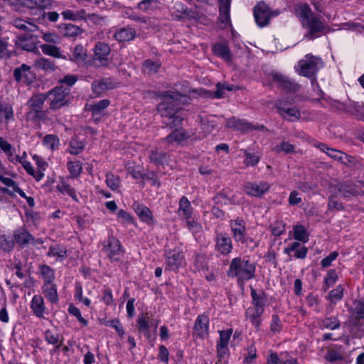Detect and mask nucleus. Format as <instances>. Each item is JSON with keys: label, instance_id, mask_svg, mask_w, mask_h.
<instances>
[{"label": "nucleus", "instance_id": "1", "mask_svg": "<svg viewBox=\"0 0 364 364\" xmlns=\"http://www.w3.org/2000/svg\"><path fill=\"white\" fill-rule=\"evenodd\" d=\"M294 10L302 28L307 31L304 35L306 38L314 40L329 31V26L322 20L321 16L313 12L308 4H297Z\"/></svg>", "mask_w": 364, "mask_h": 364}, {"label": "nucleus", "instance_id": "2", "mask_svg": "<svg viewBox=\"0 0 364 364\" xmlns=\"http://www.w3.org/2000/svg\"><path fill=\"white\" fill-rule=\"evenodd\" d=\"M161 97L163 100L158 105L157 110L165 118L178 113L181 109V103L187 104L190 100L187 95L171 90L164 92Z\"/></svg>", "mask_w": 364, "mask_h": 364}, {"label": "nucleus", "instance_id": "3", "mask_svg": "<svg viewBox=\"0 0 364 364\" xmlns=\"http://www.w3.org/2000/svg\"><path fill=\"white\" fill-rule=\"evenodd\" d=\"M45 101L48 100L52 111L68 107L71 104L70 90L64 85H58L46 92L41 93Z\"/></svg>", "mask_w": 364, "mask_h": 364}, {"label": "nucleus", "instance_id": "4", "mask_svg": "<svg viewBox=\"0 0 364 364\" xmlns=\"http://www.w3.org/2000/svg\"><path fill=\"white\" fill-rule=\"evenodd\" d=\"M41 93L34 94L28 100L26 106L28 111L26 114V119L33 123L43 122L50 121L48 111L43 110L45 100Z\"/></svg>", "mask_w": 364, "mask_h": 364}, {"label": "nucleus", "instance_id": "5", "mask_svg": "<svg viewBox=\"0 0 364 364\" xmlns=\"http://www.w3.org/2000/svg\"><path fill=\"white\" fill-rule=\"evenodd\" d=\"M256 266L248 259H242L240 257H235L231 260L228 277H237L240 280H250L255 277Z\"/></svg>", "mask_w": 364, "mask_h": 364}, {"label": "nucleus", "instance_id": "6", "mask_svg": "<svg viewBox=\"0 0 364 364\" xmlns=\"http://www.w3.org/2000/svg\"><path fill=\"white\" fill-rule=\"evenodd\" d=\"M321 59L311 54H307L304 59L299 60L294 67L296 72L301 76L311 78L316 75L319 70V64Z\"/></svg>", "mask_w": 364, "mask_h": 364}, {"label": "nucleus", "instance_id": "7", "mask_svg": "<svg viewBox=\"0 0 364 364\" xmlns=\"http://www.w3.org/2000/svg\"><path fill=\"white\" fill-rule=\"evenodd\" d=\"M102 246L103 251L111 261H120V256L124 254V250L119 239L113 235L112 231L109 233L107 239L102 242Z\"/></svg>", "mask_w": 364, "mask_h": 364}, {"label": "nucleus", "instance_id": "8", "mask_svg": "<svg viewBox=\"0 0 364 364\" xmlns=\"http://www.w3.org/2000/svg\"><path fill=\"white\" fill-rule=\"evenodd\" d=\"M272 81L277 83L282 91L287 94H294L299 91L301 85L289 77L277 72L269 74Z\"/></svg>", "mask_w": 364, "mask_h": 364}, {"label": "nucleus", "instance_id": "9", "mask_svg": "<svg viewBox=\"0 0 364 364\" xmlns=\"http://www.w3.org/2000/svg\"><path fill=\"white\" fill-rule=\"evenodd\" d=\"M166 269L177 272L182 267L185 259L183 251L179 247L166 250L164 252Z\"/></svg>", "mask_w": 364, "mask_h": 364}, {"label": "nucleus", "instance_id": "10", "mask_svg": "<svg viewBox=\"0 0 364 364\" xmlns=\"http://www.w3.org/2000/svg\"><path fill=\"white\" fill-rule=\"evenodd\" d=\"M254 17L259 27L267 26L270 19L274 17L273 11L264 1L259 2L254 7Z\"/></svg>", "mask_w": 364, "mask_h": 364}, {"label": "nucleus", "instance_id": "11", "mask_svg": "<svg viewBox=\"0 0 364 364\" xmlns=\"http://www.w3.org/2000/svg\"><path fill=\"white\" fill-rule=\"evenodd\" d=\"M194 134L195 132L193 129L187 130L184 128H176L166 137L161 139V141L168 144H176L181 145Z\"/></svg>", "mask_w": 364, "mask_h": 364}, {"label": "nucleus", "instance_id": "12", "mask_svg": "<svg viewBox=\"0 0 364 364\" xmlns=\"http://www.w3.org/2000/svg\"><path fill=\"white\" fill-rule=\"evenodd\" d=\"M343 198L364 195L363 189L351 181H342L333 186Z\"/></svg>", "mask_w": 364, "mask_h": 364}, {"label": "nucleus", "instance_id": "13", "mask_svg": "<svg viewBox=\"0 0 364 364\" xmlns=\"http://www.w3.org/2000/svg\"><path fill=\"white\" fill-rule=\"evenodd\" d=\"M209 323L210 319L207 314H199L195 321L193 336L201 340L208 338L209 336Z\"/></svg>", "mask_w": 364, "mask_h": 364}, {"label": "nucleus", "instance_id": "14", "mask_svg": "<svg viewBox=\"0 0 364 364\" xmlns=\"http://www.w3.org/2000/svg\"><path fill=\"white\" fill-rule=\"evenodd\" d=\"M226 125L229 128L240 130L242 132L267 130V128L264 125H254L245 119H237L234 117L227 119Z\"/></svg>", "mask_w": 364, "mask_h": 364}, {"label": "nucleus", "instance_id": "15", "mask_svg": "<svg viewBox=\"0 0 364 364\" xmlns=\"http://www.w3.org/2000/svg\"><path fill=\"white\" fill-rule=\"evenodd\" d=\"M215 250L223 256H228L233 249L232 239L225 232L218 233L215 237Z\"/></svg>", "mask_w": 364, "mask_h": 364}, {"label": "nucleus", "instance_id": "16", "mask_svg": "<svg viewBox=\"0 0 364 364\" xmlns=\"http://www.w3.org/2000/svg\"><path fill=\"white\" fill-rule=\"evenodd\" d=\"M353 305L354 307L349 309V326L358 328L363 325L362 321L364 319V302L357 300L353 302Z\"/></svg>", "mask_w": 364, "mask_h": 364}, {"label": "nucleus", "instance_id": "17", "mask_svg": "<svg viewBox=\"0 0 364 364\" xmlns=\"http://www.w3.org/2000/svg\"><path fill=\"white\" fill-rule=\"evenodd\" d=\"M192 265L196 272L209 270V257L205 250L202 249L193 251L191 257Z\"/></svg>", "mask_w": 364, "mask_h": 364}, {"label": "nucleus", "instance_id": "18", "mask_svg": "<svg viewBox=\"0 0 364 364\" xmlns=\"http://www.w3.org/2000/svg\"><path fill=\"white\" fill-rule=\"evenodd\" d=\"M269 188L270 185L264 181L259 183L247 181L244 184V191L246 194L257 198H261L269 191Z\"/></svg>", "mask_w": 364, "mask_h": 364}, {"label": "nucleus", "instance_id": "19", "mask_svg": "<svg viewBox=\"0 0 364 364\" xmlns=\"http://www.w3.org/2000/svg\"><path fill=\"white\" fill-rule=\"evenodd\" d=\"M14 77L18 82H23L26 85H31L36 79L35 73L31 70V67L22 64L20 67L14 70Z\"/></svg>", "mask_w": 364, "mask_h": 364}, {"label": "nucleus", "instance_id": "20", "mask_svg": "<svg viewBox=\"0 0 364 364\" xmlns=\"http://www.w3.org/2000/svg\"><path fill=\"white\" fill-rule=\"evenodd\" d=\"M230 231L235 242L244 241V238L247 235L245 221L240 218L230 221Z\"/></svg>", "mask_w": 364, "mask_h": 364}, {"label": "nucleus", "instance_id": "21", "mask_svg": "<svg viewBox=\"0 0 364 364\" xmlns=\"http://www.w3.org/2000/svg\"><path fill=\"white\" fill-rule=\"evenodd\" d=\"M308 252V248L299 242H293L284 249V253L289 256V260L292 258L304 259Z\"/></svg>", "mask_w": 364, "mask_h": 364}, {"label": "nucleus", "instance_id": "22", "mask_svg": "<svg viewBox=\"0 0 364 364\" xmlns=\"http://www.w3.org/2000/svg\"><path fill=\"white\" fill-rule=\"evenodd\" d=\"M14 238L15 245H18L20 249L25 248L33 240V236L30 232L23 227L16 229L14 231Z\"/></svg>", "mask_w": 364, "mask_h": 364}, {"label": "nucleus", "instance_id": "23", "mask_svg": "<svg viewBox=\"0 0 364 364\" xmlns=\"http://www.w3.org/2000/svg\"><path fill=\"white\" fill-rule=\"evenodd\" d=\"M136 214L140 220L149 226H154L155 220L151 210L144 204L135 203L133 205Z\"/></svg>", "mask_w": 364, "mask_h": 364}, {"label": "nucleus", "instance_id": "24", "mask_svg": "<svg viewBox=\"0 0 364 364\" xmlns=\"http://www.w3.org/2000/svg\"><path fill=\"white\" fill-rule=\"evenodd\" d=\"M111 49L108 44L99 41L94 48L95 59L101 62L102 65L106 66L108 64V56Z\"/></svg>", "mask_w": 364, "mask_h": 364}, {"label": "nucleus", "instance_id": "25", "mask_svg": "<svg viewBox=\"0 0 364 364\" xmlns=\"http://www.w3.org/2000/svg\"><path fill=\"white\" fill-rule=\"evenodd\" d=\"M92 90L96 96H101L106 91L115 88L110 78H102L94 80L91 84Z\"/></svg>", "mask_w": 364, "mask_h": 364}, {"label": "nucleus", "instance_id": "26", "mask_svg": "<svg viewBox=\"0 0 364 364\" xmlns=\"http://www.w3.org/2000/svg\"><path fill=\"white\" fill-rule=\"evenodd\" d=\"M212 52L225 62L230 63L232 60V54L227 43L220 42L215 43L212 47Z\"/></svg>", "mask_w": 364, "mask_h": 364}, {"label": "nucleus", "instance_id": "27", "mask_svg": "<svg viewBox=\"0 0 364 364\" xmlns=\"http://www.w3.org/2000/svg\"><path fill=\"white\" fill-rule=\"evenodd\" d=\"M31 309L33 314L40 318H44V314L47 313L43 298L39 294H35L31 301Z\"/></svg>", "mask_w": 364, "mask_h": 364}, {"label": "nucleus", "instance_id": "28", "mask_svg": "<svg viewBox=\"0 0 364 364\" xmlns=\"http://www.w3.org/2000/svg\"><path fill=\"white\" fill-rule=\"evenodd\" d=\"M250 296L253 307L264 309L267 301V295L263 289L257 290L250 287Z\"/></svg>", "mask_w": 364, "mask_h": 364}, {"label": "nucleus", "instance_id": "29", "mask_svg": "<svg viewBox=\"0 0 364 364\" xmlns=\"http://www.w3.org/2000/svg\"><path fill=\"white\" fill-rule=\"evenodd\" d=\"M193 210L194 209L188 198L185 196H182L178 203V215L184 220H188L193 216Z\"/></svg>", "mask_w": 364, "mask_h": 364}, {"label": "nucleus", "instance_id": "30", "mask_svg": "<svg viewBox=\"0 0 364 364\" xmlns=\"http://www.w3.org/2000/svg\"><path fill=\"white\" fill-rule=\"evenodd\" d=\"M264 309L259 308H248L245 312V317L249 318L252 325L256 328L257 331L260 330L262 324V315L263 314Z\"/></svg>", "mask_w": 364, "mask_h": 364}, {"label": "nucleus", "instance_id": "31", "mask_svg": "<svg viewBox=\"0 0 364 364\" xmlns=\"http://www.w3.org/2000/svg\"><path fill=\"white\" fill-rule=\"evenodd\" d=\"M168 159L169 156L166 151H160L157 149H152L149 153L150 163L154 164L156 166H163L168 164Z\"/></svg>", "mask_w": 364, "mask_h": 364}, {"label": "nucleus", "instance_id": "32", "mask_svg": "<svg viewBox=\"0 0 364 364\" xmlns=\"http://www.w3.org/2000/svg\"><path fill=\"white\" fill-rule=\"evenodd\" d=\"M33 36L29 33L18 36L16 41V46L21 49L32 52L37 49L36 43L32 40Z\"/></svg>", "mask_w": 364, "mask_h": 364}, {"label": "nucleus", "instance_id": "33", "mask_svg": "<svg viewBox=\"0 0 364 364\" xmlns=\"http://www.w3.org/2000/svg\"><path fill=\"white\" fill-rule=\"evenodd\" d=\"M136 37V30L131 27L122 28L114 33V38L118 42H127Z\"/></svg>", "mask_w": 364, "mask_h": 364}, {"label": "nucleus", "instance_id": "34", "mask_svg": "<svg viewBox=\"0 0 364 364\" xmlns=\"http://www.w3.org/2000/svg\"><path fill=\"white\" fill-rule=\"evenodd\" d=\"M60 33L66 37H76L80 35L83 30L73 23H62L58 26Z\"/></svg>", "mask_w": 364, "mask_h": 364}, {"label": "nucleus", "instance_id": "35", "mask_svg": "<svg viewBox=\"0 0 364 364\" xmlns=\"http://www.w3.org/2000/svg\"><path fill=\"white\" fill-rule=\"evenodd\" d=\"M43 294L45 297L52 304H57L59 301L57 286L53 282L51 284H43L42 287Z\"/></svg>", "mask_w": 364, "mask_h": 364}, {"label": "nucleus", "instance_id": "36", "mask_svg": "<svg viewBox=\"0 0 364 364\" xmlns=\"http://www.w3.org/2000/svg\"><path fill=\"white\" fill-rule=\"evenodd\" d=\"M279 114L284 119L288 121H294V119H299L301 117V113L299 109L296 107H287L285 109L279 106Z\"/></svg>", "mask_w": 364, "mask_h": 364}, {"label": "nucleus", "instance_id": "37", "mask_svg": "<svg viewBox=\"0 0 364 364\" xmlns=\"http://www.w3.org/2000/svg\"><path fill=\"white\" fill-rule=\"evenodd\" d=\"M68 59L73 62H84L87 58V50L82 45H77L73 50L72 55H66Z\"/></svg>", "mask_w": 364, "mask_h": 364}, {"label": "nucleus", "instance_id": "38", "mask_svg": "<svg viewBox=\"0 0 364 364\" xmlns=\"http://www.w3.org/2000/svg\"><path fill=\"white\" fill-rule=\"evenodd\" d=\"M316 146L321 151L326 153L330 158L338 161H343L342 156L343 152H342L341 151L329 147L325 143H319Z\"/></svg>", "mask_w": 364, "mask_h": 364}, {"label": "nucleus", "instance_id": "39", "mask_svg": "<svg viewBox=\"0 0 364 364\" xmlns=\"http://www.w3.org/2000/svg\"><path fill=\"white\" fill-rule=\"evenodd\" d=\"M183 120L184 117L179 112L178 113H176V114L167 117L166 120L164 122V124L170 129H175L176 128H183L182 124Z\"/></svg>", "mask_w": 364, "mask_h": 364}, {"label": "nucleus", "instance_id": "40", "mask_svg": "<svg viewBox=\"0 0 364 364\" xmlns=\"http://www.w3.org/2000/svg\"><path fill=\"white\" fill-rule=\"evenodd\" d=\"M56 189L62 194L70 196L73 200L76 202L80 201L75 188L63 179L60 181V184L56 186Z\"/></svg>", "mask_w": 364, "mask_h": 364}, {"label": "nucleus", "instance_id": "41", "mask_svg": "<svg viewBox=\"0 0 364 364\" xmlns=\"http://www.w3.org/2000/svg\"><path fill=\"white\" fill-rule=\"evenodd\" d=\"M15 247L14 236L0 235V249L4 252H11Z\"/></svg>", "mask_w": 364, "mask_h": 364}, {"label": "nucleus", "instance_id": "42", "mask_svg": "<svg viewBox=\"0 0 364 364\" xmlns=\"http://www.w3.org/2000/svg\"><path fill=\"white\" fill-rule=\"evenodd\" d=\"M39 271L43 279V284H51L55 279V271L47 264L39 266Z\"/></svg>", "mask_w": 364, "mask_h": 364}, {"label": "nucleus", "instance_id": "43", "mask_svg": "<svg viewBox=\"0 0 364 364\" xmlns=\"http://www.w3.org/2000/svg\"><path fill=\"white\" fill-rule=\"evenodd\" d=\"M110 101L107 99L102 100L96 103L89 105L87 109L92 112V116L95 117L99 114H103V111L109 105Z\"/></svg>", "mask_w": 364, "mask_h": 364}, {"label": "nucleus", "instance_id": "44", "mask_svg": "<svg viewBox=\"0 0 364 364\" xmlns=\"http://www.w3.org/2000/svg\"><path fill=\"white\" fill-rule=\"evenodd\" d=\"M218 23L220 24V28L222 30L226 29L231 25L230 19V9H219V17Z\"/></svg>", "mask_w": 364, "mask_h": 364}, {"label": "nucleus", "instance_id": "45", "mask_svg": "<svg viewBox=\"0 0 364 364\" xmlns=\"http://www.w3.org/2000/svg\"><path fill=\"white\" fill-rule=\"evenodd\" d=\"M309 233L302 225H296L294 227V238L296 242H307L309 240Z\"/></svg>", "mask_w": 364, "mask_h": 364}, {"label": "nucleus", "instance_id": "46", "mask_svg": "<svg viewBox=\"0 0 364 364\" xmlns=\"http://www.w3.org/2000/svg\"><path fill=\"white\" fill-rule=\"evenodd\" d=\"M42 51L44 54L53 56L57 58H63L65 60H68V57L66 55H63L60 51L59 48L55 46L50 45V44H43L41 46Z\"/></svg>", "mask_w": 364, "mask_h": 364}, {"label": "nucleus", "instance_id": "47", "mask_svg": "<svg viewBox=\"0 0 364 364\" xmlns=\"http://www.w3.org/2000/svg\"><path fill=\"white\" fill-rule=\"evenodd\" d=\"M334 104H337V107L339 109L343 110L346 112L353 113L355 111L357 112L358 105L355 102L350 101L347 99L345 102H341L339 100H334Z\"/></svg>", "mask_w": 364, "mask_h": 364}, {"label": "nucleus", "instance_id": "48", "mask_svg": "<svg viewBox=\"0 0 364 364\" xmlns=\"http://www.w3.org/2000/svg\"><path fill=\"white\" fill-rule=\"evenodd\" d=\"M0 117H4L6 121L14 119V109L11 104L0 102Z\"/></svg>", "mask_w": 364, "mask_h": 364}, {"label": "nucleus", "instance_id": "49", "mask_svg": "<svg viewBox=\"0 0 364 364\" xmlns=\"http://www.w3.org/2000/svg\"><path fill=\"white\" fill-rule=\"evenodd\" d=\"M48 257H58L60 261H63L68 257V252L60 245L50 246L47 252Z\"/></svg>", "mask_w": 364, "mask_h": 364}, {"label": "nucleus", "instance_id": "50", "mask_svg": "<svg viewBox=\"0 0 364 364\" xmlns=\"http://www.w3.org/2000/svg\"><path fill=\"white\" fill-rule=\"evenodd\" d=\"M100 323L104 324L106 326H110L115 329L116 332L119 336H122L124 334V331L120 321L118 318L107 320L106 318L100 319Z\"/></svg>", "mask_w": 364, "mask_h": 364}, {"label": "nucleus", "instance_id": "51", "mask_svg": "<svg viewBox=\"0 0 364 364\" xmlns=\"http://www.w3.org/2000/svg\"><path fill=\"white\" fill-rule=\"evenodd\" d=\"M67 166L70 178H76L80 176L82 171V167L81 163L79 161H68Z\"/></svg>", "mask_w": 364, "mask_h": 364}, {"label": "nucleus", "instance_id": "52", "mask_svg": "<svg viewBox=\"0 0 364 364\" xmlns=\"http://www.w3.org/2000/svg\"><path fill=\"white\" fill-rule=\"evenodd\" d=\"M43 144L48 146L50 150L57 149L60 145V140L58 136L54 134H47L43 139Z\"/></svg>", "mask_w": 364, "mask_h": 364}, {"label": "nucleus", "instance_id": "53", "mask_svg": "<svg viewBox=\"0 0 364 364\" xmlns=\"http://www.w3.org/2000/svg\"><path fill=\"white\" fill-rule=\"evenodd\" d=\"M36 65L45 71L53 72L57 68L54 61L46 58H41L36 62Z\"/></svg>", "mask_w": 364, "mask_h": 364}, {"label": "nucleus", "instance_id": "54", "mask_svg": "<svg viewBox=\"0 0 364 364\" xmlns=\"http://www.w3.org/2000/svg\"><path fill=\"white\" fill-rule=\"evenodd\" d=\"M185 220L188 230L191 231L193 235H196L198 233L201 232L202 225L198 222V220L195 218L194 216H192L190 219Z\"/></svg>", "mask_w": 364, "mask_h": 364}, {"label": "nucleus", "instance_id": "55", "mask_svg": "<svg viewBox=\"0 0 364 364\" xmlns=\"http://www.w3.org/2000/svg\"><path fill=\"white\" fill-rule=\"evenodd\" d=\"M322 326L328 329L335 330L339 328L341 322L336 316L326 317L321 321Z\"/></svg>", "mask_w": 364, "mask_h": 364}, {"label": "nucleus", "instance_id": "56", "mask_svg": "<svg viewBox=\"0 0 364 364\" xmlns=\"http://www.w3.org/2000/svg\"><path fill=\"white\" fill-rule=\"evenodd\" d=\"M245 156L244 164L246 166H255L260 161L259 156L250 153L248 150H242Z\"/></svg>", "mask_w": 364, "mask_h": 364}, {"label": "nucleus", "instance_id": "57", "mask_svg": "<svg viewBox=\"0 0 364 364\" xmlns=\"http://www.w3.org/2000/svg\"><path fill=\"white\" fill-rule=\"evenodd\" d=\"M0 181L5 186L8 187H11L14 191L18 193L19 196H24V192L21 188L18 187V184L13 179L3 176H0Z\"/></svg>", "mask_w": 364, "mask_h": 364}, {"label": "nucleus", "instance_id": "58", "mask_svg": "<svg viewBox=\"0 0 364 364\" xmlns=\"http://www.w3.org/2000/svg\"><path fill=\"white\" fill-rule=\"evenodd\" d=\"M105 182L110 189L115 191L119 186L120 179L119 176H116L112 173L109 172L106 174Z\"/></svg>", "mask_w": 364, "mask_h": 364}, {"label": "nucleus", "instance_id": "59", "mask_svg": "<svg viewBox=\"0 0 364 364\" xmlns=\"http://www.w3.org/2000/svg\"><path fill=\"white\" fill-rule=\"evenodd\" d=\"M68 311L70 314L74 316L82 326H87L88 325V321L82 316L80 310L74 304L69 306Z\"/></svg>", "mask_w": 364, "mask_h": 364}, {"label": "nucleus", "instance_id": "60", "mask_svg": "<svg viewBox=\"0 0 364 364\" xmlns=\"http://www.w3.org/2000/svg\"><path fill=\"white\" fill-rule=\"evenodd\" d=\"M69 153L73 155H78L85 148L83 141L72 139L69 144Z\"/></svg>", "mask_w": 364, "mask_h": 364}, {"label": "nucleus", "instance_id": "61", "mask_svg": "<svg viewBox=\"0 0 364 364\" xmlns=\"http://www.w3.org/2000/svg\"><path fill=\"white\" fill-rule=\"evenodd\" d=\"M143 66L147 69V73L149 75H151L158 73L161 65L159 61H154L151 59H147L144 61Z\"/></svg>", "mask_w": 364, "mask_h": 364}, {"label": "nucleus", "instance_id": "62", "mask_svg": "<svg viewBox=\"0 0 364 364\" xmlns=\"http://www.w3.org/2000/svg\"><path fill=\"white\" fill-rule=\"evenodd\" d=\"M117 218L122 224L135 225V219L124 210L121 209L117 212Z\"/></svg>", "mask_w": 364, "mask_h": 364}, {"label": "nucleus", "instance_id": "63", "mask_svg": "<svg viewBox=\"0 0 364 364\" xmlns=\"http://www.w3.org/2000/svg\"><path fill=\"white\" fill-rule=\"evenodd\" d=\"M338 279V274L336 269H329L324 277L325 290L333 286Z\"/></svg>", "mask_w": 364, "mask_h": 364}, {"label": "nucleus", "instance_id": "64", "mask_svg": "<svg viewBox=\"0 0 364 364\" xmlns=\"http://www.w3.org/2000/svg\"><path fill=\"white\" fill-rule=\"evenodd\" d=\"M283 328V324L279 316L276 314L272 316V321L270 323V331L273 333H279Z\"/></svg>", "mask_w": 364, "mask_h": 364}]
</instances>
